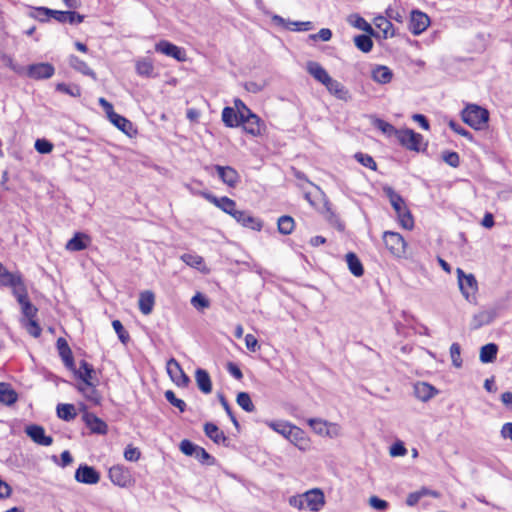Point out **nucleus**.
Segmentation results:
<instances>
[{
  "mask_svg": "<svg viewBox=\"0 0 512 512\" xmlns=\"http://www.w3.org/2000/svg\"><path fill=\"white\" fill-rule=\"evenodd\" d=\"M383 191L389 198V201L396 212L400 225L407 230H411L414 227V219L410 210L406 206L403 197L389 186L384 187Z\"/></svg>",
  "mask_w": 512,
  "mask_h": 512,
  "instance_id": "f257e3e1",
  "label": "nucleus"
},
{
  "mask_svg": "<svg viewBox=\"0 0 512 512\" xmlns=\"http://www.w3.org/2000/svg\"><path fill=\"white\" fill-rule=\"evenodd\" d=\"M462 120L475 130H482L487 127L489 112L476 104H469L461 113Z\"/></svg>",
  "mask_w": 512,
  "mask_h": 512,
  "instance_id": "f03ea898",
  "label": "nucleus"
},
{
  "mask_svg": "<svg viewBox=\"0 0 512 512\" xmlns=\"http://www.w3.org/2000/svg\"><path fill=\"white\" fill-rule=\"evenodd\" d=\"M456 273L462 295L467 301L474 302L476 300L475 294L478 290L475 276L473 274H465L461 268H457Z\"/></svg>",
  "mask_w": 512,
  "mask_h": 512,
  "instance_id": "7ed1b4c3",
  "label": "nucleus"
},
{
  "mask_svg": "<svg viewBox=\"0 0 512 512\" xmlns=\"http://www.w3.org/2000/svg\"><path fill=\"white\" fill-rule=\"evenodd\" d=\"M240 122L246 133L257 137L261 136L265 131L266 125L264 121L251 110H247V114H240Z\"/></svg>",
  "mask_w": 512,
  "mask_h": 512,
  "instance_id": "20e7f679",
  "label": "nucleus"
},
{
  "mask_svg": "<svg viewBox=\"0 0 512 512\" xmlns=\"http://www.w3.org/2000/svg\"><path fill=\"white\" fill-rule=\"evenodd\" d=\"M395 137L402 146L413 151H419V146L423 141V137L421 134L416 133L414 130L408 128L400 130L398 129Z\"/></svg>",
  "mask_w": 512,
  "mask_h": 512,
  "instance_id": "39448f33",
  "label": "nucleus"
},
{
  "mask_svg": "<svg viewBox=\"0 0 512 512\" xmlns=\"http://www.w3.org/2000/svg\"><path fill=\"white\" fill-rule=\"evenodd\" d=\"M384 244L391 254L401 257L405 252L406 242L397 232L386 231L383 235Z\"/></svg>",
  "mask_w": 512,
  "mask_h": 512,
  "instance_id": "423d86ee",
  "label": "nucleus"
},
{
  "mask_svg": "<svg viewBox=\"0 0 512 512\" xmlns=\"http://www.w3.org/2000/svg\"><path fill=\"white\" fill-rule=\"evenodd\" d=\"M167 373L171 380L179 387H187L190 383V378L183 371L179 362L174 358H171L167 362Z\"/></svg>",
  "mask_w": 512,
  "mask_h": 512,
  "instance_id": "0eeeda50",
  "label": "nucleus"
},
{
  "mask_svg": "<svg viewBox=\"0 0 512 512\" xmlns=\"http://www.w3.org/2000/svg\"><path fill=\"white\" fill-rule=\"evenodd\" d=\"M155 51L162 53L166 56L172 57L179 62H184L187 59L186 52L183 48L176 46L175 44L161 40L155 45Z\"/></svg>",
  "mask_w": 512,
  "mask_h": 512,
  "instance_id": "6e6552de",
  "label": "nucleus"
},
{
  "mask_svg": "<svg viewBox=\"0 0 512 512\" xmlns=\"http://www.w3.org/2000/svg\"><path fill=\"white\" fill-rule=\"evenodd\" d=\"M429 25L430 18L427 14L419 10H413L411 12L408 28L412 34L420 35L428 28Z\"/></svg>",
  "mask_w": 512,
  "mask_h": 512,
  "instance_id": "1a4fd4ad",
  "label": "nucleus"
},
{
  "mask_svg": "<svg viewBox=\"0 0 512 512\" xmlns=\"http://www.w3.org/2000/svg\"><path fill=\"white\" fill-rule=\"evenodd\" d=\"M55 73V68L50 63L31 64L26 68V75L35 80L49 79Z\"/></svg>",
  "mask_w": 512,
  "mask_h": 512,
  "instance_id": "9d476101",
  "label": "nucleus"
},
{
  "mask_svg": "<svg viewBox=\"0 0 512 512\" xmlns=\"http://www.w3.org/2000/svg\"><path fill=\"white\" fill-rule=\"evenodd\" d=\"M214 169L220 180L229 187H236L240 182V175L236 169L231 166L214 165Z\"/></svg>",
  "mask_w": 512,
  "mask_h": 512,
  "instance_id": "9b49d317",
  "label": "nucleus"
},
{
  "mask_svg": "<svg viewBox=\"0 0 512 512\" xmlns=\"http://www.w3.org/2000/svg\"><path fill=\"white\" fill-rule=\"evenodd\" d=\"M75 480L84 484H97L100 480L99 472L92 466L81 464L75 472Z\"/></svg>",
  "mask_w": 512,
  "mask_h": 512,
  "instance_id": "f8f14e48",
  "label": "nucleus"
},
{
  "mask_svg": "<svg viewBox=\"0 0 512 512\" xmlns=\"http://www.w3.org/2000/svg\"><path fill=\"white\" fill-rule=\"evenodd\" d=\"M25 433L38 445L50 446L53 443V438L45 434V429L37 424L28 425L25 428Z\"/></svg>",
  "mask_w": 512,
  "mask_h": 512,
  "instance_id": "ddd939ff",
  "label": "nucleus"
},
{
  "mask_svg": "<svg viewBox=\"0 0 512 512\" xmlns=\"http://www.w3.org/2000/svg\"><path fill=\"white\" fill-rule=\"evenodd\" d=\"M203 196L210 203L214 204L216 207L220 208L223 212H225L231 216L237 210L236 202L226 196L218 198L211 193H203Z\"/></svg>",
  "mask_w": 512,
  "mask_h": 512,
  "instance_id": "4468645a",
  "label": "nucleus"
},
{
  "mask_svg": "<svg viewBox=\"0 0 512 512\" xmlns=\"http://www.w3.org/2000/svg\"><path fill=\"white\" fill-rule=\"evenodd\" d=\"M232 217L244 227L251 228L256 231H260L262 228V222L246 211L236 210Z\"/></svg>",
  "mask_w": 512,
  "mask_h": 512,
  "instance_id": "2eb2a0df",
  "label": "nucleus"
},
{
  "mask_svg": "<svg viewBox=\"0 0 512 512\" xmlns=\"http://www.w3.org/2000/svg\"><path fill=\"white\" fill-rule=\"evenodd\" d=\"M109 478L119 487H126L130 483L129 471L120 465H115L109 469Z\"/></svg>",
  "mask_w": 512,
  "mask_h": 512,
  "instance_id": "dca6fc26",
  "label": "nucleus"
},
{
  "mask_svg": "<svg viewBox=\"0 0 512 512\" xmlns=\"http://www.w3.org/2000/svg\"><path fill=\"white\" fill-rule=\"evenodd\" d=\"M45 13H53L54 19L60 23L78 24L83 22L84 15L75 11L42 10Z\"/></svg>",
  "mask_w": 512,
  "mask_h": 512,
  "instance_id": "f3484780",
  "label": "nucleus"
},
{
  "mask_svg": "<svg viewBox=\"0 0 512 512\" xmlns=\"http://www.w3.org/2000/svg\"><path fill=\"white\" fill-rule=\"evenodd\" d=\"M204 432L208 438H210L216 444H222L224 446L229 445V439L219 427L212 423L207 422L204 424Z\"/></svg>",
  "mask_w": 512,
  "mask_h": 512,
  "instance_id": "a211bd4d",
  "label": "nucleus"
},
{
  "mask_svg": "<svg viewBox=\"0 0 512 512\" xmlns=\"http://www.w3.org/2000/svg\"><path fill=\"white\" fill-rule=\"evenodd\" d=\"M56 346H57L58 353H59L61 359L63 360L65 366L69 370H75V363H74L72 351H71L67 341L64 338L60 337L57 339Z\"/></svg>",
  "mask_w": 512,
  "mask_h": 512,
  "instance_id": "6ab92c4d",
  "label": "nucleus"
},
{
  "mask_svg": "<svg viewBox=\"0 0 512 512\" xmlns=\"http://www.w3.org/2000/svg\"><path fill=\"white\" fill-rule=\"evenodd\" d=\"M307 507L311 511H319L325 504L324 494L319 489H312L304 494Z\"/></svg>",
  "mask_w": 512,
  "mask_h": 512,
  "instance_id": "aec40b11",
  "label": "nucleus"
},
{
  "mask_svg": "<svg viewBox=\"0 0 512 512\" xmlns=\"http://www.w3.org/2000/svg\"><path fill=\"white\" fill-rule=\"evenodd\" d=\"M307 72L318 82L326 86L328 82L331 80V76L327 73V71L315 61H309L306 65Z\"/></svg>",
  "mask_w": 512,
  "mask_h": 512,
  "instance_id": "412c9836",
  "label": "nucleus"
},
{
  "mask_svg": "<svg viewBox=\"0 0 512 512\" xmlns=\"http://www.w3.org/2000/svg\"><path fill=\"white\" fill-rule=\"evenodd\" d=\"M330 94L335 96L337 99L348 102L351 100V94L349 90L339 81L331 78L325 86Z\"/></svg>",
  "mask_w": 512,
  "mask_h": 512,
  "instance_id": "4be33fe9",
  "label": "nucleus"
},
{
  "mask_svg": "<svg viewBox=\"0 0 512 512\" xmlns=\"http://www.w3.org/2000/svg\"><path fill=\"white\" fill-rule=\"evenodd\" d=\"M89 242H90V237L87 234L77 232L66 243L65 248L68 251H82L87 248Z\"/></svg>",
  "mask_w": 512,
  "mask_h": 512,
  "instance_id": "5701e85b",
  "label": "nucleus"
},
{
  "mask_svg": "<svg viewBox=\"0 0 512 512\" xmlns=\"http://www.w3.org/2000/svg\"><path fill=\"white\" fill-rule=\"evenodd\" d=\"M18 400L17 392L11 387L9 383L0 382V403L6 406H11Z\"/></svg>",
  "mask_w": 512,
  "mask_h": 512,
  "instance_id": "b1692460",
  "label": "nucleus"
},
{
  "mask_svg": "<svg viewBox=\"0 0 512 512\" xmlns=\"http://www.w3.org/2000/svg\"><path fill=\"white\" fill-rule=\"evenodd\" d=\"M496 317V312L493 310H485L475 314L471 321V329L477 330L484 325H488Z\"/></svg>",
  "mask_w": 512,
  "mask_h": 512,
  "instance_id": "393cba45",
  "label": "nucleus"
},
{
  "mask_svg": "<svg viewBox=\"0 0 512 512\" xmlns=\"http://www.w3.org/2000/svg\"><path fill=\"white\" fill-rule=\"evenodd\" d=\"M74 374L83 381L84 385L91 386L95 370L91 364L82 360L79 369L72 370Z\"/></svg>",
  "mask_w": 512,
  "mask_h": 512,
  "instance_id": "a878e982",
  "label": "nucleus"
},
{
  "mask_svg": "<svg viewBox=\"0 0 512 512\" xmlns=\"http://www.w3.org/2000/svg\"><path fill=\"white\" fill-rule=\"evenodd\" d=\"M83 419L93 433L105 434L107 432V424L94 414L86 413Z\"/></svg>",
  "mask_w": 512,
  "mask_h": 512,
  "instance_id": "bb28decb",
  "label": "nucleus"
},
{
  "mask_svg": "<svg viewBox=\"0 0 512 512\" xmlns=\"http://www.w3.org/2000/svg\"><path fill=\"white\" fill-rule=\"evenodd\" d=\"M195 380L197 386L204 394H209L212 391V382L208 372L202 368L195 371Z\"/></svg>",
  "mask_w": 512,
  "mask_h": 512,
  "instance_id": "cd10ccee",
  "label": "nucleus"
},
{
  "mask_svg": "<svg viewBox=\"0 0 512 512\" xmlns=\"http://www.w3.org/2000/svg\"><path fill=\"white\" fill-rule=\"evenodd\" d=\"M372 79L379 84H387L392 80V71L384 65H376L371 71Z\"/></svg>",
  "mask_w": 512,
  "mask_h": 512,
  "instance_id": "c85d7f7f",
  "label": "nucleus"
},
{
  "mask_svg": "<svg viewBox=\"0 0 512 512\" xmlns=\"http://www.w3.org/2000/svg\"><path fill=\"white\" fill-rule=\"evenodd\" d=\"M414 393L419 400L426 402L437 393V390L428 383L418 382L414 386Z\"/></svg>",
  "mask_w": 512,
  "mask_h": 512,
  "instance_id": "c756f323",
  "label": "nucleus"
},
{
  "mask_svg": "<svg viewBox=\"0 0 512 512\" xmlns=\"http://www.w3.org/2000/svg\"><path fill=\"white\" fill-rule=\"evenodd\" d=\"M287 439L301 450H305L308 446V439L305 435V432L296 426H293L292 429H289Z\"/></svg>",
  "mask_w": 512,
  "mask_h": 512,
  "instance_id": "7c9ffc66",
  "label": "nucleus"
},
{
  "mask_svg": "<svg viewBox=\"0 0 512 512\" xmlns=\"http://www.w3.org/2000/svg\"><path fill=\"white\" fill-rule=\"evenodd\" d=\"M425 496L438 498L440 494L437 491L422 487L420 490L408 494L406 498V504L410 507H413L420 501L421 498Z\"/></svg>",
  "mask_w": 512,
  "mask_h": 512,
  "instance_id": "2f4dec72",
  "label": "nucleus"
},
{
  "mask_svg": "<svg viewBox=\"0 0 512 512\" xmlns=\"http://www.w3.org/2000/svg\"><path fill=\"white\" fill-rule=\"evenodd\" d=\"M181 260L190 267L196 268L201 272L207 273L209 270L204 264V259L200 255L185 253L181 256Z\"/></svg>",
  "mask_w": 512,
  "mask_h": 512,
  "instance_id": "473e14b6",
  "label": "nucleus"
},
{
  "mask_svg": "<svg viewBox=\"0 0 512 512\" xmlns=\"http://www.w3.org/2000/svg\"><path fill=\"white\" fill-rule=\"evenodd\" d=\"M155 303V296L151 291H144L139 297V309L144 315H149Z\"/></svg>",
  "mask_w": 512,
  "mask_h": 512,
  "instance_id": "72a5a7b5",
  "label": "nucleus"
},
{
  "mask_svg": "<svg viewBox=\"0 0 512 512\" xmlns=\"http://www.w3.org/2000/svg\"><path fill=\"white\" fill-rule=\"evenodd\" d=\"M69 65L83 75L90 76L93 79L96 78L95 72L87 65V63L75 55H70Z\"/></svg>",
  "mask_w": 512,
  "mask_h": 512,
  "instance_id": "f704fd0d",
  "label": "nucleus"
},
{
  "mask_svg": "<svg viewBox=\"0 0 512 512\" xmlns=\"http://www.w3.org/2000/svg\"><path fill=\"white\" fill-rule=\"evenodd\" d=\"M110 122L115 125L119 130H121L126 135H130L132 131V123L125 117L117 114L115 111L108 116Z\"/></svg>",
  "mask_w": 512,
  "mask_h": 512,
  "instance_id": "c9c22d12",
  "label": "nucleus"
},
{
  "mask_svg": "<svg viewBox=\"0 0 512 512\" xmlns=\"http://www.w3.org/2000/svg\"><path fill=\"white\" fill-rule=\"evenodd\" d=\"M239 116L240 114L232 107H225L222 110V121L227 127L233 128L239 126L241 124Z\"/></svg>",
  "mask_w": 512,
  "mask_h": 512,
  "instance_id": "e433bc0d",
  "label": "nucleus"
},
{
  "mask_svg": "<svg viewBox=\"0 0 512 512\" xmlns=\"http://www.w3.org/2000/svg\"><path fill=\"white\" fill-rule=\"evenodd\" d=\"M346 262H347L350 272L354 276L360 277L363 275V273H364L363 265L355 253H353V252L347 253L346 254Z\"/></svg>",
  "mask_w": 512,
  "mask_h": 512,
  "instance_id": "4c0bfd02",
  "label": "nucleus"
},
{
  "mask_svg": "<svg viewBox=\"0 0 512 512\" xmlns=\"http://www.w3.org/2000/svg\"><path fill=\"white\" fill-rule=\"evenodd\" d=\"M498 346L495 343H488L480 349V361L482 363H491L496 359Z\"/></svg>",
  "mask_w": 512,
  "mask_h": 512,
  "instance_id": "58836bf2",
  "label": "nucleus"
},
{
  "mask_svg": "<svg viewBox=\"0 0 512 512\" xmlns=\"http://www.w3.org/2000/svg\"><path fill=\"white\" fill-rule=\"evenodd\" d=\"M277 225L279 233L289 235L294 230L295 222L291 216L283 215L278 219Z\"/></svg>",
  "mask_w": 512,
  "mask_h": 512,
  "instance_id": "ea45409f",
  "label": "nucleus"
},
{
  "mask_svg": "<svg viewBox=\"0 0 512 512\" xmlns=\"http://www.w3.org/2000/svg\"><path fill=\"white\" fill-rule=\"evenodd\" d=\"M21 282L20 274H13L3 267L0 272V286H12Z\"/></svg>",
  "mask_w": 512,
  "mask_h": 512,
  "instance_id": "a19ab883",
  "label": "nucleus"
},
{
  "mask_svg": "<svg viewBox=\"0 0 512 512\" xmlns=\"http://www.w3.org/2000/svg\"><path fill=\"white\" fill-rule=\"evenodd\" d=\"M57 415L64 421H71L76 417L75 407L72 404H58Z\"/></svg>",
  "mask_w": 512,
  "mask_h": 512,
  "instance_id": "79ce46f5",
  "label": "nucleus"
},
{
  "mask_svg": "<svg viewBox=\"0 0 512 512\" xmlns=\"http://www.w3.org/2000/svg\"><path fill=\"white\" fill-rule=\"evenodd\" d=\"M374 22L376 27L383 32L384 38L393 37L395 35L393 25L386 17L378 16L375 18Z\"/></svg>",
  "mask_w": 512,
  "mask_h": 512,
  "instance_id": "37998d69",
  "label": "nucleus"
},
{
  "mask_svg": "<svg viewBox=\"0 0 512 512\" xmlns=\"http://www.w3.org/2000/svg\"><path fill=\"white\" fill-rule=\"evenodd\" d=\"M348 21L354 27H356L370 35H374V30H373L372 26L361 16H359L357 14L351 15L349 17Z\"/></svg>",
  "mask_w": 512,
  "mask_h": 512,
  "instance_id": "c03bdc74",
  "label": "nucleus"
},
{
  "mask_svg": "<svg viewBox=\"0 0 512 512\" xmlns=\"http://www.w3.org/2000/svg\"><path fill=\"white\" fill-rule=\"evenodd\" d=\"M355 46L362 52L368 53L373 48V41L370 35L361 34L354 38Z\"/></svg>",
  "mask_w": 512,
  "mask_h": 512,
  "instance_id": "a18cd8bd",
  "label": "nucleus"
},
{
  "mask_svg": "<svg viewBox=\"0 0 512 512\" xmlns=\"http://www.w3.org/2000/svg\"><path fill=\"white\" fill-rule=\"evenodd\" d=\"M372 124L375 128L379 129L387 136H396V132L398 131V129H396L393 125L379 118L374 117L372 119Z\"/></svg>",
  "mask_w": 512,
  "mask_h": 512,
  "instance_id": "49530a36",
  "label": "nucleus"
},
{
  "mask_svg": "<svg viewBox=\"0 0 512 512\" xmlns=\"http://www.w3.org/2000/svg\"><path fill=\"white\" fill-rule=\"evenodd\" d=\"M237 404L246 412H253L255 406L247 392H239L236 397Z\"/></svg>",
  "mask_w": 512,
  "mask_h": 512,
  "instance_id": "de8ad7c7",
  "label": "nucleus"
},
{
  "mask_svg": "<svg viewBox=\"0 0 512 512\" xmlns=\"http://www.w3.org/2000/svg\"><path fill=\"white\" fill-rule=\"evenodd\" d=\"M194 458L197 459L201 464L208 466L214 465L216 462L215 458L200 446L196 450Z\"/></svg>",
  "mask_w": 512,
  "mask_h": 512,
  "instance_id": "09e8293b",
  "label": "nucleus"
},
{
  "mask_svg": "<svg viewBox=\"0 0 512 512\" xmlns=\"http://www.w3.org/2000/svg\"><path fill=\"white\" fill-rule=\"evenodd\" d=\"M164 395L166 400L171 405L178 408L180 412H184L186 410V403L182 399L177 398L172 390H167Z\"/></svg>",
  "mask_w": 512,
  "mask_h": 512,
  "instance_id": "8fccbe9b",
  "label": "nucleus"
},
{
  "mask_svg": "<svg viewBox=\"0 0 512 512\" xmlns=\"http://www.w3.org/2000/svg\"><path fill=\"white\" fill-rule=\"evenodd\" d=\"M355 159L362 164L363 166L370 168L371 170L377 169V164L375 160L368 154L358 152L355 154Z\"/></svg>",
  "mask_w": 512,
  "mask_h": 512,
  "instance_id": "3c124183",
  "label": "nucleus"
},
{
  "mask_svg": "<svg viewBox=\"0 0 512 512\" xmlns=\"http://www.w3.org/2000/svg\"><path fill=\"white\" fill-rule=\"evenodd\" d=\"M22 308V313L25 318L24 321L35 319L38 309L30 302V300L25 301L20 304Z\"/></svg>",
  "mask_w": 512,
  "mask_h": 512,
  "instance_id": "603ef678",
  "label": "nucleus"
},
{
  "mask_svg": "<svg viewBox=\"0 0 512 512\" xmlns=\"http://www.w3.org/2000/svg\"><path fill=\"white\" fill-rule=\"evenodd\" d=\"M11 287L13 288V294L17 298L19 304H22L25 301L29 300L25 285L22 280L19 284L12 285Z\"/></svg>",
  "mask_w": 512,
  "mask_h": 512,
  "instance_id": "864d4df0",
  "label": "nucleus"
},
{
  "mask_svg": "<svg viewBox=\"0 0 512 512\" xmlns=\"http://www.w3.org/2000/svg\"><path fill=\"white\" fill-rule=\"evenodd\" d=\"M112 326L118 335L119 340L123 344H126L130 340V336L129 333L124 329L122 323L119 320H114L112 321Z\"/></svg>",
  "mask_w": 512,
  "mask_h": 512,
  "instance_id": "5fc2aeb1",
  "label": "nucleus"
},
{
  "mask_svg": "<svg viewBox=\"0 0 512 512\" xmlns=\"http://www.w3.org/2000/svg\"><path fill=\"white\" fill-rule=\"evenodd\" d=\"M461 354V347L458 343H453L450 346V356L452 360V364L456 368H460L462 366V359L460 357Z\"/></svg>",
  "mask_w": 512,
  "mask_h": 512,
  "instance_id": "6e6d98bb",
  "label": "nucleus"
},
{
  "mask_svg": "<svg viewBox=\"0 0 512 512\" xmlns=\"http://www.w3.org/2000/svg\"><path fill=\"white\" fill-rule=\"evenodd\" d=\"M153 70V64L148 60L139 61L136 64V71L141 76H150Z\"/></svg>",
  "mask_w": 512,
  "mask_h": 512,
  "instance_id": "4d7b16f0",
  "label": "nucleus"
},
{
  "mask_svg": "<svg viewBox=\"0 0 512 512\" xmlns=\"http://www.w3.org/2000/svg\"><path fill=\"white\" fill-rule=\"evenodd\" d=\"M442 159L449 166L456 168L460 164V158L458 153L453 151H444L442 154Z\"/></svg>",
  "mask_w": 512,
  "mask_h": 512,
  "instance_id": "13d9d810",
  "label": "nucleus"
},
{
  "mask_svg": "<svg viewBox=\"0 0 512 512\" xmlns=\"http://www.w3.org/2000/svg\"><path fill=\"white\" fill-rule=\"evenodd\" d=\"M308 424L317 434H329L326 429L327 423L321 419H309Z\"/></svg>",
  "mask_w": 512,
  "mask_h": 512,
  "instance_id": "bf43d9fd",
  "label": "nucleus"
},
{
  "mask_svg": "<svg viewBox=\"0 0 512 512\" xmlns=\"http://www.w3.org/2000/svg\"><path fill=\"white\" fill-rule=\"evenodd\" d=\"M191 304L196 308V309H205V308H208L210 306V302L209 300L201 293H196L192 299H191Z\"/></svg>",
  "mask_w": 512,
  "mask_h": 512,
  "instance_id": "052dcab7",
  "label": "nucleus"
},
{
  "mask_svg": "<svg viewBox=\"0 0 512 512\" xmlns=\"http://www.w3.org/2000/svg\"><path fill=\"white\" fill-rule=\"evenodd\" d=\"M24 326L31 336L37 338L41 335L42 329L36 319L24 321Z\"/></svg>",
  "mask_w": 512,
  "mask_h": 512,
  "instance_id": "680f3d73",
  "label": "nucleus"
},
{
  "mask_svg": "<svg viewBox=\"0 0 512 512\" xmlns=\"http://www.w3.org/2000/svg\"><path fill=\"white\" fill-rule=\"evenodd\" d=\"M34 147L40 154H48L53 150V144L46 139H37Z\"/></svg>",
  "mask_w": 512,
  "mask_h": 512,
  "instance_id": "e2e57ef3",
  "label": "nucleus"
},
{
  "mask_svg": "<svg viewBox=\"0 0 512 512\" xmlns=\"http://www.w3.org/2000/svg\"><path fill=\"white\" fill-rule=\"evenodd\" d=\"M198 447V445L194 444L193 442L187 439L182 440L180 443V451L187 456L194 457Z\"/></svg>",
  "mask_w": 512,
  "mask_h": 512,
  "instance_id": "0e129e2a",
  "label": "nucleus"
},
{
  "mask_svg": "<svg viewBox=\"0 0 512 512\" xmlns=\"http://www.w3.org/2000/svg\"><path fill=\"white\" fill-rule=\"evenodd\" d=\"M56 90L69 94L73 97H79L81 95V90L78 86L70 87L66 85L65 83H58L56 86Z\"/></svg>",
  "mask_w": 512,
  "mask_h": 512,
  "instance_id": "69168bd1",
  "label": "nucleus"
},
{
  "mask_svg": "<svg viewBox=\"0 0 512 512\" xmlns=\"http://www.w3.org/2000/svg\"><path fill=\"white\" fill-rule=\"evenodd\" d=\"M369 504L372 508L378 511H385L388 508V502L377 496H371L369 498Z\"/></svg>",
  "mask_w": 512,
  "mask_h": 512,
  "instance_id": "338daca9",
  "label": "nucleus"
},
{
  "mask_svg": "<svg viewBox=\"0 0 512 512\" xmlns=\"http://www.w3.org/2000/svg\"><path fill=\"white\" fill-rule=\"evenodd\" d=\"M140 455V451L137 448L132 447L131 445H128L125 448L124 458L128 461L135 462L140 458Z\"/></svg>",
  "mask_w": 512,
  "mask_h": 512,
  "instance_id": "774afa93",
  "label": "nucleus"
}]
</instances>
